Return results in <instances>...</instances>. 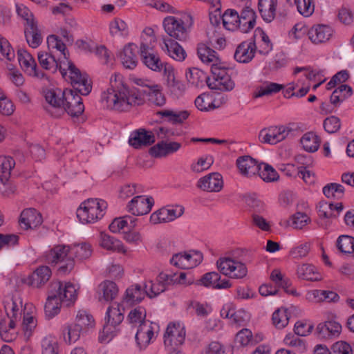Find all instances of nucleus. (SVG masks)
Here are the masks:
<instances>
[{
    "label": "nucleus",
    "instance_id": "obj_1",
    "mask_svg": "<svg viewBox=\"0 0 354 354\" xmlns=\"http://www.w3.org/2000/svg\"><path fill=\"white\" fill-rule=\"evenodd\" d=\"M110 84L111 87L102 96L107 108L123 111L129 110L132 106L142 103L140 95L123 84L120 74L115 73L111 77Z\"/></svg>",
    "mask_w": 354,
    "mask_h": 354
},
{
    "label": "nucleus",
    "instance_id": "obj_2",
    "mask_svg": "<svg viewBox=\"0 0 354 354\" xmlns=\"http://www.w3.org/2000/svg\"><path fill=\"white\" fill-rule=\"evenodd\" d=\"M76 299V289L72 283L53 281L44 306L46 316L50 319L54 317L59 314L62 304L70 306Z\"/></svg>",
    "mask_w": 354,
    "mask_h": 354
},
{
    "label": "nucleus",
    "instance_id": "obj_3",
    "mask_svg": "<svg viewBox=\"0 0 354 354\" xmlns=\"http://www.w3.org/2000/svg\"><path fill=\"white\" fill-rule=\"evenodd\" d=\"M106 207V201L97 198H88L82 203L77 209V216L83 223H93L103 217Z\"/></svg>",
    "mask_w": 354,
    "mask_h": 354
},
{
    "label": "nucleus",
    "instance_id": "obj_4",
    "mask_svg": "<svg viewBox=\"0 0 354 354\" xmlns=\"http://www.w3.org/2000/svg\"><path fill=\"white\" fill-rule=\"evenodd\" d=\"M46 259L49 263H62L59 271L66 274L74 268L75 261L71 254V246L57 245L54 246L46 255Z\"/></svg>",
    "mask_w": 354,
    "mask_h": 354
},
{
    "label": "nucleus",
    "instance_id": "obj_5",
    "mask_svg": "<svg viewBox=\"0 0 354 354\" xmlns=\"http://www.w3.org/2000/svg\"><path fill=\"white\" fill-rule=\"evenodd\" d=\"M216 266L223 274L234 279H243L248 273L245 263L230 257L219 258Z\"/></svg>",
    "mask_w": 354,
    "mask_h": 354
},
{
    "label": "nucleus",
    "instance_id": "obj_6",
    "mask_svg": "<svg viewBox=\"0 0 354 354\" xmlns=\"http://www.w3.org/2000/svg\"><path fill=\"white\" fill-rule=\"evenodd\" d=\"M190 22L185 26L184 21L177 19L174 17H167L163 21V26L165 32L171 37L179 41H185L189 36V28L192 25V18L187 16Z\"/></svg>",
    "mask_w": 354,
    "mask_h": 354
},
{
    "label": "nucleus",
    "instance_id": "obj_7",
    "mask_svg": "<svg viewBox=\"0 0 354 354\" xmlns=\"http://www.w3.org/2000/svg\"><path fill=\"white\" fill-rule=\"evenodd\" d=\"M70 79L73 88L81 95H87L92 89L91 82L88 75L82 74L80 71L72 63L68 62Z\"/></svg>",
    "mask_w": 354,
    "mask_h": 354
},
{
    "label": "nucleus",
    "instance_id": "obj_8",
    "mask_svg": "<svg viewBox=\"0 0 354 354\" xmlns=\"http://www.w3.org/2000/svg\"><path fill=\"white\" fill-rule=\"evenodd\" d=\"M64 98L63 109L72 117H77L81 115L84 110V106L81 97L76 91L71 89H65L62 93Z\"/></svg>",
    "mask_w": 354,
    "mask_h": 354
},
{
    "label": "nucleus",
    "instance_id": "obj_9",
    "mask_svg": "<svg viewBox=\"0 0 354 354\" xmlns=\"http://www.w3.org/2000/svg\"><path fill=\"white\" fill-rule=\"evenodd\" d=\"M291 129L285 126H272L263 129L259 135L261 142L276 145L286 138Z\"/></svg>",
    "mask_w": 354,
    "mask_h": 354
},
{
    "label": "nucleus",
    "instance_id": "obj_10",
    "mask_svg": "<svg viewBox=\"0 0 354 354\" xmlns=\"http://www.w3.org/2000/svg\"><path fill=\"white\" fill-rule=\"evenodd\" d=\"M44 95L46 101L49 106L46 108V111L53 117L57 118L64 113L63 109L64 98L60 89H46L44 90Z\"/></svg>",
    "mask_w": 354,
    "mask_h": 354
},
{
    "label": "nucleus",
    "instance_id": "obj_11",
    "mask_svg": "<svg viewBox=\"0 0 354 354\" xmlns=\"http://www.w3.org/2000/svg\"><path fill=\"white\" fill-rule=\"evenodd\" d=\"M154 204L152 197L136 196L127 205L128 211L135 216H142L148 214Z\"/></svg>",
    "mask_w": 354,
    "mask_h": 354
},
{
    "label": "nucleus",
    "instance_id": "obj_12",
    "mask_svg": "<svg viewBox=\"0 0 354 354\" xmlns=\"http://www.w3.org/2000/svg\"><path fill=\"white\" fill-rule=\"evenodd\" d=\"M183 213L184 207L182 206L162 207L151 215L150 221L153 224L170 222L181 216Z\"/></svg>",
    "mask_w": 354,
    "mask_h": 354
},
{
    "label": "nucleus",
    "instance_id": "obj_13",
    "mask_svg": "<svg viewBox=\"0 0 354 354\" xmlns=\"http://www.w3.org/2000/svg\"><path fill=\"white\" fill-rule=\"evenodd\" d=\"M185 330L179 324H169L164 335V344L166 346L183 344L185 340Z\"/></svg>",
    "mask_w": 354,
    "mask_h": 354
},
{
    "label": "nucleus",
    "instance_id": "obj_14",
    "mask_svg": "<svg viewBox=\"0 0 354 354\" xmlns=\"http://www.w3.org/2000/svg\"><path fill=\"white\" fill-rule=\"evenodd\" d=\"M236 166L242 176L250 178L258 174L261 165L251 156H243L237 158Z\"/></svg>",
    "mask_w": 354,
    "mask_h": 354
},
{
    "label": "nucleus",
    "instance_id": "obj_15",
    "mask_svg": "<svg viewBox=\"0 0 354 354\" xmlns=\"http://www.w3.org/2000/svg\"><path fill=\"white\" fill-rule=\"evenodd\" d=\"M19 225L24 230L35 229L42 222L41 214L34 208L23 210L19 218Z\"/></svg>",
    "mask_w": 354,
    "mask_h": 354
},
{
    "label": "nucleus",
    "instance_id": "obj_16",
    "mask_svg": "<svg viewBox=\"0 0 354 354\" xmlns=\"http://www.w3.org/2000/svg\"><path fill=\"white\" fill-rule=\"evenodd\" d=\"M257 51L255 41H243L236 48L234 57L240 63H248L254 57Z\"/></svg>",
    "mask_w": 354,
    "mask_h": 354
},
{
    "label": "nucleus",
    "instance_id": "obj_17",
    "mask_svg": "<svg viewBox=\"0 0 354 354\" xmlns=\"http://www.w3.org/2000/svg\"><path fill=\"white\" fill-rule=\"evenodd\" d=\"M197 186L205 192H219L223 186L222 176L218 173L209 174L200 178Z\"/></svg>",
    "mask_w": 354,
    "mask_h": 354
},
{
    "label": "nucleus",
    "instance_id": "obj_18",
    "mask_svg": "<svg viewBox=\"0 0 354 354\" xmlns=\"http://www.w3.org/2000/svg\"><path fill=\"white\" fill-rule=\"evenodd\" d=\"M123 319V313L121 311L118 306L117 307H109L106 317L107 324L103 328V335H106V337H108L109 333H111L109 325L115 327L119 325L122 322ZM99 339L102 342L106 340L104 335H100L99 337Z\"/></svg>",
    "mask_w": 354,
    "mask_h": 354
},
{
    "label": "nucleus",
    "instance_id": "obj_19",
    "mask_svg": "<svg viewBox=\"0 0 354 354\" xmlns=\"http://www.w3.org/2000/svg\"><path fill=\"white\" fill-rule=\"evenodd\" d=\"M154 142L153 134L144 129H140L132 132L129 139V144L135 149L151 145Z\"/></svg>",
    "mask_w": 354,
    "mask_h": 354
},
{
    "label": "nucleus",
    "instance_id": "obj_20",
    "mask_svg": "<svg viewBox=\"0 0 354 354\" xmlns=\"http://www.w3.org/2000/svg\"><path fill=\"white\" fill-rule=\"evenodd\" d=\"M257 15L255 11L249 6L243 8L239 15V30L243 33H248L254 28L256 24Z\"/></svg>",
    "mask_w": 354,
    "mask_h": 354
},
{
    "label": "nucleus",
    "instance_id": "obj_21",
    "mask_svg": "<svg viewBox=\"0 0 354 354\" xmlns=\"http://www.w3.org/2000/svg\"><path fill=\"white\" fill-rule=\"evenodd\" d=\"M37 58L40 66L43 68L51 71L53 73H55L59 69L63 77L66 75V71L62 67L60 63L51 54L39 52Z\"/></svg>",
    "mask_w": 354,
    "mask_h": 354
},
{
    "label": "nucleus",
    "instance_id": "obj_22",
    "mask_svg": "<svg viewBox=\"0 0 354 354\" xmlns=\"http://www.w3.org/2000/svg\"><path fill=\"white\" fill-rule=\"evenodd\" d=\"M180 147L181 145L177 142H166L162 141L150 148L149 154L154 158L164 157L177 151Z\"/></svg>",
    "mask_w": 354,
    "mask_h": 354
},
{
    "label": "nucleus",
    "instance_id": "obj_23",
    "mask_svg": "<svg viewBox=\"0 0 354 354\" xmlns=\"http://www.w3.org/2000/svg\"><path fill=\"white\" fill-rule=\"evenodd\" d=\"M333 33L332 29L327 26L317 25L313 26L308 32L310 40L314 44H321L328 41Z\"/></svg>",
    "mask_w": 354,
    "mask_h": 354
},
{
    "label": "nucleus",
    "instance_id": "obj_24",
    "mask_svg": "<svg viewBox=\"0 0 354 354\" xmlns=\"http://www.w3.org/2000/svg\"><path fill=\"white\" fill-rule=\"evenodd\" d=\"M51 274L49 267L39 266L30 276L28 284L35 288H40L50 279Z\"/></svg>",
    "mask_w": 354,
    "mask_h": 354
},
{
    "label": "nucleus",
    "instance_id": "obj_25",
    "mask_svg": "<svg viewBox=\"0 0 354 354\" xmlns=\"http://www.w3.org/2000/svg\"><path fill=\"white\" fill-rule=\"evenodd\" d=\"M153 329L151 324L142 323L140 324L135 339L138 346L142 349L146 348L153 337Z\"/></svg>",
    "mask_w": 354,
    "mask_h": 354
},
{
    "label": "nucleus",
    "instance_id": "obj_26",
    "mask_svg": "<svg viewBox=\"0 0 354 354\" xmlns=\"http://www.w3.org/2000/svg\"><path fill=\"white\" fill-rule=\"evenodd\" d=\"M136 50L137 46L132 43H129L124 47L122 52L120 54V58L124 68L133 69L137 66Z\"/></svg>",
    "mask_w": 354,
    "mask_h": 354
},
{
    "label": "nucleus",
    "instance_id": "obj_27",
    "mask_svg": "<svg viewBox=\"0 0 354 354\" xmlns=\"http://www.w3.org/2000/svg\"><path fill=\"white\" fill-rule=\"evenodd\" d=\"M165 75L167 77V86L170 92L176 97L183 94L185 90L183 83L176 79L174 68L171 66H165Z\"/></svg>",
    "mask_w": 354,
    "mask_h": 354
},
{
    "label": "nucleus",
    "instance_id": "obj_28",
    "mask_svg": "<svg viewBox=\"0 0 354 354\" xmlns=\"http://www.w3.org/2000/svg\"><path fill=\"white\" fill-rule=\"evenodd\" d=\"M162 41L164 46H162V49L166 50L171 57L177 61H183L185 59L186 52L178 42L165 37L162 38Z\"/></svg>",
    "mask_w": 354,
    "mask_h": 354
},
{
    "label": "nucleus",
    "instance_id": "obj_29",
    "mask_svg": "<svg viewBox=\"0 0 354 354\" xmlns=\"http://www.w3.org/2000/svg\"><path fill=\"white\" fill-rule=\"evenodd\" d=\"M99 299L106 301H113L118 295V287L112 281H104L98 287Z\"/></svg>",
    "mask_w": 354,
    "mask_h": 354
},
{
    "label": "nucleus",
    "instance_id": "obj_30",
    "mask_svg": "<svg viewBox=\"0 0 354 354\" xmlns=\"http://www.w3.org/2000/svg\"><path fill=\"white\" fill-rule=\"evenodd\" d=\"M277 0H259L258 9L266 22H271L275 17Z\"/></svg>",
    "mask_w": 354,
    "mask_h": 354
},
{
    "label": "nucleus",
    "instance_id": "obj_31",
    "mask_svg": "<svg viewBox=\"0 0 354 354\" xmlns=\"http://www.w3.org/2000/svg\"><path fill=\"white\" fill-rule=\"evenodd\" d=\"M29 26H26L24 34L28 45L32 48H37L42 41L40 30L37 22H30Z\"/></svg>",
    "mask_w": 354,
    "mask_h": 354
},
{
    "label": "nucleus",
    "instance_id": "obj_32",
    "mask_svg": "<svg viewBox=\"0 0 354 354\" xmlns=\"http://www.w3.org/2000/svg\"><path fill=\"white\" fill-rule=\"evenodd\" d=\"M142 92L147 95L149 102L151 104L162 106L166 102V99L161 92V87L158 84L148 86V90Z\"/></svg>",
    "mask_w": 354,
    "mask_h": 354
},
{
    "label": "nucleus",
    "instance_id": "obj_33",
    "mask_svg": "<svg viewBox=\"0 0 354 354\" xmlns=\"http://www.w3.org/2000/svg\"><path fill=\"white\" fill-rule=\"evenodd\" d=\"M297 274L299 278L307 281H318L322 279L317 268L314 266L308 263L299 266Z\"/></svg>",
    "mask_w": 354,
    "mask_h": 354
},
{
    "label": "nucleus",
    "instance_id": "obj_34",
    "mask_svg": "<svg viewBox=\"0 0 354 354\" xmlns=\"http://www.w3.org/2000/svg\"><path fill=\"white\" fill-rule=\"evenodd\" d=\"M145 294V290H142L140 285H133L126 290L123 301L128 305H134L140 302Z\"/></svg>",
    "mask_w": 354,
    "mask_h": 354
},
{
    "label": "nucleus",
    "instance_id": "obj_35",
    "mask_svg": "<svg viewBox=\"0 0 354 354\" xmlns=\"http://www.w3.org/2000/svg\"><path fill=\"white\" fill-rule=\"evenodd\" d=\"M100 245L108 250L116 251L125 254L127 250L122 242L105 234H100Z\"/></svg>",
    "mask_w": 354,
    "mask_h": 354
},
{
    "label": "nucleus",
    "instance_id": "obj_36",
    "mask_svg": "<svg viewBox=\"0 0 354 354\" xmlns=\"http://www.w3.org/2000/svg\"><path fill=\"white\" fill-rule=\"evenodd\" d=\"M308 295L309 299H315L316 302H337L339 299V296L330 290H314L309 292Z\"/></svg>",
    "mask_w": 354,
    "mask_h": 354
},
{
    "label": "nucleus",
    "instance_id": "obj_37",
    "mask_svg": "<svg viewBox=\"0 0 354 354\" xmlns=\"http://www.w3.org/2000/svg\"><path fill=\"white\" fill-rule=\"evenodd\" d=\"M344 208L342 203L336 204L320 203L318 207V213L320 218H335L336 215L334 214V211L341 212Z\"/></svg>",
    "mask_w": 354,
    "mask_h": 354
},
{
    "label": "nucleus",
    "instance_id": "obj_38",
    "mask_svg": "<svg viewBox=\"0 0 354 354\" xmlns=\"http://www.w3.org/2000/svg\"><path fill=\"white\" fill-rule=\"evenodd\" d=\"M15 165V162L12 157L0 156V180L3 184L10 177L11 171Z\"/></svg>",
    "mask_w": 354,
    "mask_h": 354
},
{
    "label": "nucleus",
    "instance_id": "obj_39",
    "mask_svg": "<svg viewBox=\"0 0 354 354\" xmlns=\"http://www.w3.org/2000/svg\"><path fill=\"white\" fill-rule=\"evenodd\" d=\"M341 330V324L335 321H327L325 323L319 324L317 327L318 333L324 337L337 335L340 333Z\"/></svg>",
    "mask_w": 354,
    "mask_h": 354
},
{
    "label": "nucleus",
    "instance_id": "obj_40",
    "mask_svg": "<svg viewBox=\"0 0 354 354\" xmlns=\"http://www.w3.org/2000/svg\"><path fill=\"white\" fill-rule=\"evenodd\" d=\"M224 27L232 31L239 30V13L235 10H227L222 17Z\"/></svg>",
    "mask_w": 354,
    "mask_h": 354
},
{
    "label": "nucleus",
    "instance_id": "obj_41",
    "mask_svg": "<svg viewBox=\"0 0 354 354\" xmlns=\"http://www.w3.org/2000/svg\"><path fill=\"white\" fill-rule=\"evenodd\" d=\"M301 144L306 151L315 152L319 149V139L313 132H308L301 137Z\"/></svg>",
    "mask_w": 354,
    "mask_h": 354
},
{
    "label": "nucleus",
    "instance_id": "obj_42",
    "mask_svg": "<svg viewBox=\"0 0 354 354\" xmlns=\"http://www.w3.org/2000/svg\"><path fill=\"white\" fill-rule=\"evenodd\" d=\"M198 55L201 60L207 64H212L218 62V57L216 51L205 44H200L198 47Z\"/></svg>",
    "mask_w": 354,
    "mask_h": 354
},
{
    "label": "nucleus",
    "instance_id": "obj_43",
    "mask_svg": "<svg viewBox=\"0 0 354 354\" xmlns=\"http://www.w3.org/2000/svg\"><path fill=\"white\" fill-rule=\"evenodd\" d=\"M261 165L258 175L263 181L270 183L279 180V176L277 171L271 165L265 162H261Z\"/></svg>",
    "mask_w": 354,
    "mask_h": 354
},
{
    "label": "nucleus",
    "instance_id": "obj_44",
    "mask_svg": "<svg viewBox=\"0 0 354 354\" xmlns=\"http://www.w3.org/2000/svg\"><path fill=\"white\" fill-rule=\"evenodd\" d=\"M289 313L287 309L279 308L272 315L273 324L279 329L285 328L289 322Z\"/></svg>",
    "mask_w": 354,
    "mask_h": 354
},
{
    "label": "nucleus",
    "instance_id": "obj_45",
    "mask_svg": "<svg viewBox=\"0 0 354 354\" xmlns=\"http://www.w3.org/2000/svg\"><path fill=\"white\" fill-rule=\"evenodd\" d=\"M337 246L342 253L354 254V238L348 235H342L337 239Z\"/></svg>",
    "mask_w": 354,
    "mask_h": 354
},
{
    "label": "nucleus",
    "instance_id": "obj_46",
    "mask_svg": "<svg viewBox=\"0 0 354 354\" xmlns=\"http://www.w3.org/2000/svg\"><path fill=\"white\" fill-rule=\"evenodd\" d=\"M73 259H86L91 257L92 250L91 245L87 243H81L71 246Z\"/></svg>",
    "mask_w": 354,
    "mask_h": 354
},
{
    "label": "nucleus",
    "instance_id": "obj_47",
    "mask_svg": "<svg viewBox=\"0 0 354 354\" xmlns=\"http://www.w3.org/2000/svg\"><path fill=\"white\" fill-rule=\"evenodd\" d=\"M83 331L94 326L93 317L86 311H79L76 317V322L74 324Z\"/></svg>",
    "mask_w": 354,
    "mask_h": 354
},
{
    "label": "nucleus",
    "instance_id": "obj_48",
    "mask_svg": "<svg viewBox=\"0 0 354 354\" xmlns=\"http://www.w3.org/2000/svg\"><path fill=\"white\" fill-rule=\"evenodd\" d=\"M22 301L18 295H14L11 298L10 302H7L5 306L6 310L8 311L10 310L9 313L11 316L14 318L21 317V311L22 310Z\"/></svg>",
    "mask_w": 354,
    "mask_h": 354
},
{
    "label": "nucleus",
    "instance_id": "obj_49",
    "mask_svg": "<svg viewBox=\"0 0 354 354\" xmlns=\"http://www.w3.org/2000/svg\"><path fill=\"white\" fill-rule=\"evenodd\" d=\"M110 33L112 36H126L129 33L128 26L120 19H115L110 24Z\"/></svg>",
    "mask_w": 354,
    "mask_h": 354
},
{
    "label": "nucleus",
    "instance_id": "obj_50",
    "mask_svg": "<svg viewBox=\"0 0 354 354\" xmlns=\"http://www.w3.org/2000/svg\"><path fill=\"white\" fill-rule=\"evenodd\" d=\"M323 193L327 198H341L344 193V187L337 183H330L324 187Z\"/></svg>",
    "mask_w": 354,
    "mask_h": 354
},
{
    "label": "nucleus",
    "instance_id": "obj_51",
    "mask_svg": "<svg viewBox=\"0 0 354 354\" xmlns=\"http://www.w3.org/2000/svg\"><path fill=\"white\" fill-rule=\"evenodd\" d=\"M143 63L150 69L154 71H160L166 64H163L160 61L159 57L153 53L148 54L145 55L142 58Z\"/></svg>",
    "mask_w": 354,
    "mask_h": 354
},
{
    "label": "nucleus",
    "instance_id": "obj_52",
    "mask_svg": "<svg viewBox=\"0 0 354 354\" xmlns=\"http://www.w3.org/2000/svg\"><path fill=\"white\" fill-rule=\"evenodd\" d=\"M158 114L162 117L169 118V121L173 123H182L189 116V113L186 111L174 112L171 110H164L158 111Z\"/></svg>",
    "mask_w": 354,
    "mask_h": 354
},
{
    "label": "nucleus",
    "instance_id": "obj_53",
    "mask_svg": "<svg viewBox=\"0 0 354 354\" xmlns=\"http://www.w3.org/2000/svg\"><path fill=\"white\" fill-rule=\"evenodd\" d=\"M18 60L21 66L27 72L35 66V61L26 50L19 49L17 52Z\"/></svg>",
    "mask_w": 354,
    "mask_h": 354
},
{
    "label": "nucleus",
    "instance_id": "obj_54",
    "mask_svg": "<svg viewBox=\"0 0 354 354\" xmlns=\"http://www.w3.org/2000/svg\"><path fill=\"white\" fill-rule=\"evenodd\" d=\"M221 280V275L216 272H210L205 274L196 281L197 285H203L205 287L216 288L218 281Z\"/></svg>",
    "mask_w": 354,
    "mask_h": 354
},
{
    "label": "nucleus",
    "instance_id": "obj_55",
    "mask_svg": "<svg viewBox=\"0 0 354 354\" xmlns=\"http://www.w3.org/2000/svg\"><path fill=\"white\" fill-rule=\"evenodd\" d=\"M290 225L295 229H302L311 222L310 217L304 212H297L291 218Z\"/></svg>",
    "mask_w": 354,
    "mask_h": 354
},
{
    "label": "nucleus",
    "instance_id": "obj_56",
    "mask_svg": "<svg viewBox=\"0 0 354 354\" xmlns=\"http://www.w3.org/2000/svg\"><path fill=\"white\" fill-rule=\"evenodd\" d=\"M255 32L259 33L261 38L259 48L258 50L259 53L261 55H267L272 48V44L271 43L269 37L260 28H257Z\"/></svg>",
    "mask_w": 354,
    "mask_h": 354
},
{
    "label": "nucleus",
    "instance_id": "obj_57",
    "mask_svg": "<svg viewBox=\"0 0 354 354\" xmlns=\"http://www.w3.org/2000/svg\"><path fill=\"white\" fill-rule=\"evenodd\" d=\"M166 290L165 285L162 283L157 281L156 283H153L151 281L145 283V290L146 295L150 298H153L158 295L160 293L164 292Z\"/></svg>",
    "mask_w": 354,
    "mask_h": 354
},
{
    "label": "nucleus",
    "instance_id": "obj_58",
    "mask_svg": "<svg viewBox=\"0 0 354 354\" xmlns=\"http://www.w3.org/2000/svg\"><path fill=\"white\" fill-rule=\"evenodd\" d=\"M83 330L75 324L67 326L64 330V337L65 342L71 344L75 342L80 337V333Z\"/></svg>",
    "mask_w": 354,
    "mask_h": 354
},
{
    "label": "nucleus",
    "instance_id": "obj_59",
    "mask_svg": "<svg viewBox=\"0 0 354 354\" xmlns=\"http://www.w3.org/2000/svg\"><path fill=\"white\" fill-rule=\"evenodd\" d=\"M36 326L37 321L33 316L30 315L28 313L24 315L22 328L24 332V335L27 339L31 336Z\"/></svg>",
    "mask_w": 354,
    "mask_h": 354
},
{
    "label": "nucleus",
    "instance_id": "obj_60",
    "mask_svg": "<svg viewBox=\"0 0 354 354\" xmlns=\"http://www.w3.org/2000/svg\"><path fill=\"white\" fill-rule=\"evenodd\" d=\"M323 125L326 131L329 133H335L340 129L341 121L339 118L332 115L324 120Z\"/></svg>",
    "mask_w": 354,
    "mask_h": 354
},
{
    "label": "nucleus",
    "instance_id": "obj_61",
    "mask_svg": "<svg viewBox=\"0 0 354 354\" xmlns=\"http://www.w3.org/2000/svg\"><path fill=\"white\" fill-rule=\"evenodd\" d=\"M283 86L281 84L277 83H270L265 87H260L254 93L253 97L254 98L260 97L264 95H270L272 93H277L282 89Z\"/></svg>",
    "mask_w": 354,
    "mask_h": 354
},
{
    "label": "nucleus",
    "instance_id": "obj_62",
    "mask_svg": "<svg viewBox=\"0 0 354 354\" xmlns=\"http://www.w3.org/2000/svg\"><path fill=\"white\" fill-rule=\"evenodd\" d=\"M295 5L298 12L305 17L310 16L314 12L312 0H297Z\"/></svg>",
    "mask_w": 354,
    "mask_h": 354
},
{
    "label": "nucleus",
    "instance_id": "obj_63",
    "mask_svg": "<svg viewBox=\"0 0 354 354\" xmlns=\"http://www.w3.org/2000/svg\"><path fill=\"white\" fill-rule=\"evenodd\" d=\"M186 77L190 84L198 86L203 82L204 75L201 71L196 68H190L186 73Z\"/></svg>",
    "mask_w": 354,
    "mask_h": 354
},
{
    "label": "nucleus",
    "instance_id": "obj_64",
    "mask_svg": "<svg viewBox=\"0 0 354 354\" xmlns=\"http://www.w3.org/2000/svg\"><path fill=\"white\" fill-rule=\"evenodd\" d=\"M145 317L146 312L145 310L142 307H138L131 310L128 315V319L132 324L140 323V324H141L142 323H146L145 322Z\"/></svg>",
    "mask_w": 354,
    "mask_h": 354
}]
</instances>
